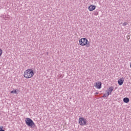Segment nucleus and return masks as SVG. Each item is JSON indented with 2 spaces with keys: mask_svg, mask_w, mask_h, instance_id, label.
Masks as SVG:
<instances>
[{
  "mask_svg": "<svg viewBox=\"0 0 131 131\" xmlns=\"http://www.w3.org/2000/svg\"><path fill=\"white\" fill-rule=\"evenodd\" d=\"M34 75V72L31 69H27L24 72V76L25 78H31Z\"/></svg>",
  "mask_w": 131,
  "mask_h": 131,
  "instance_id": "1",
  "label": "nucleus"
},
{
  "mask_svg": "<svg viewBox=\"0 0 131 131\" xmlns=\"http://www.w3.org/2000/svg\"><path fill=\"white\" fill-rule=\"evenodd\" d=\"M80 46H82V47L86 46V48H90V42L88 40V39L85 38H82L80 39L79 41Z\"/></svg>",
  "mask_w": 131,
  "mask_h": 131,
  "instance_id": "2",
  "label": "nucleus"
},
{
  "mask_svg": "<svg viewBox=\"0 0 131 131\" xmlns=\"http://www.w3.org/2000/svg\"><path fill=\"white\" fill-rule=\"evenodd\" d=\"M25 122L28 126H30L31 128L35 127V123H34V122L31 119L29 118H26Z\"/></svg>",
  "mask_w": 131,
  "mask_h": 131,
  "instance_id": "3",
  "label": "nucleus"
},
{
  "mask_svg": "<svg viewBox=\"0 0 131 131\" xmlns=\"http://www.w3.org/2000/svg\"><path fill=\"white\" fill-rule=\"evenodd\" d=\"M78 122L79 124H80L82 126H83L84 125H86L88 123V121L86 120V119L83 117H80L79 118Z\"/></svg>",
  "mask_w": 131,
  "mask_h": 131,
  "instance_id": "4",
  "label": "nucleus"
},
{
  "mask_svg": "<svg viewBox=\"0 0 131 131\" xmlns=\"http://www.w3.org/2000/svg\"><path fill=\"white\" fill-rule=\"evenodd\" d=\"M113 90H114V88L113 86H111L109 89L106 91V94L107 95H110L112 92H113Z\"/></svg>",
  "mask_w": 131,
  "mask_h": 131,
  "instance_id": "5",
  "label": "nucleus"
},
{
  "mask_svg": "<svg viewBox=\"0 0 131 131\" xmlns=\"http://www.w3.org/2000/svg\"><path fill=\"white\" fill-rule=\"evenodd\" d=\"M95 88L100 90L102 88V83L101 82H96V84L94 85Z\"/></svg>",
  "mask_w": 131,
  "mask_h": 131,
  "instance_id": "6",
  "label": "nucleus"
},
{
  "mask_svg": "<svg viewBox=\"0 0 131 131\" xmlns=\"http://www.w3.org/2000/svg\"><path fill=\"white\" fill-rule=\"evenodd\" d=\"M124 81V79H123V78H120L118 81V83L119 85H122V84H123Z\"/></svg>",
  "mask_w": 131,
  "mask_h": 131,
  "instance_id": "7",
  "label": "nucleus"
},
{
  "mask_svg": "<svg viewBox=\"0 0 131 131\" xmlns=\"http://www.w3.org/2000/svg\"><path fill=\"white\" fill-rule=\"evenodd\" d=\"M89 11H90V12H92V11H94V10L96 9V6L94 5H90L89 8H88Z\"/></svg>",
  "mask_w": 131,
  "mask_h": 131,
  "instance_id": "8",
  "label": "nucleus"
},
{
  "mask_svg": "<svg viewBox=\"0 0 131 131\" xmlns=\"http://www.w3.org/2000/svg\"><path fill=\"white\" fill-rule=\"evenodd\" d=\"M10 93L11 94H16V95H17L18 94L19 91L18 90V89H15L11 91Z\"/></svg>",
  "mask_w": 131,
  "mask_h": 131,
  "instance_id": "9",
  "label": "nucleus"
},
{
  "mask_svg": "<svg viewBox=\"0 0 131 131\" xmlns=\"http://www.w3.org/2000/svg\"><path fill=\"white\" fill-rule=\"evenodd\" d=\"M123 102L124 103H128L129 102V99H123Z\"/></svg>",
  "mask_w": 131,
  "mask_h": 131,
  "instance_id": "10",
  "label": "nucleus"
},
{
  "mask_svg": "<svg viewBox=\"0 0 131 131\" xmlns=\"http://www.w3.org/2000/svg\"><path fill=\"white\" fill-rule=\"evenodd\" d=\"M0 131H5V130H4V126H0Z\"/></svg>",
  "mask_w": 131,
  "mask_h": 131,
  "instance_id": "11",
  "label": "nucleus"
},
{
  "mask_svg": "<svg viewBox=\"0 0 131 131\" xmlns=\"http://www.w3.org/2000/svg\"><path fill=\"white\" fill-rule=\"evenodd\" d=\"M94 15H95V16H98V15H99V12H98V11H95V12H94Z\"/></svg>",
  "mask_w": 131,
  "mask_h": 131,
  "instance_id": "12",
  "label": "nucleus"
},
{
  "mask_svg": "<svg viewBox=\"0 0 131 131\" xmlns=\"http://www.w3.org/2000/svg\"><path fill=\"white\" fill-rule=\"evenodd\" d=\"M108 96H109V95H108V94H107V93H106L105 94H104L102 97H103V98H106V97H108Z\"/></svg>",
  "mask_w": 131,
  "mask_h": 131,
  "instance_id": "13",
  "label": "nucleus"
},
{
  "mask_svg": "<svg viewBox=\"0 0 131 131\" xmlns=\"http://www.w3.org/2000/svg\"><path fill=\"white\" fill-rule=\"evenodd\" d=\"M127 25V23L125 22L123 24V26H126Z\"/></svg>",
  "mask_w": 131,
  "mask_h": 131,
  "instance_id": "14",
  "label": "nucleus"
},
{
  "mask_svg": "<svg viewBox=\"0 0 131 131\" xmlns=\"http://www.w3.org/2000/svg\"><path fill=\"white\" fill-rule=\"evenodd\" d=\"M3 54V50L0 49V56H2V54Z\"/></svg>",
  "mask_w": 131,
  "mask_h": 131,
  "instance_id": "15",
  "label": "nucleus"
},
{
  "mask_svg": "<svg viewBox=\"0 0 131 131\" xmlns=\"http://www.w3.org/2000/svg\"><path fill=\"white\" fill-rule=\"evenodd\" d=\"M127 38L128 39H129V36H127Z\"/></svg>",
  "mask_w": 131,
  "mask_h": 131,
  "instance_id": "16",
  "label": "nucleus"
},
{
  "mask_svg": "<svg viewBox=\"0 0 131 131\" xmlns=\"http://www.w3.org/2000/svg\"><path fill=\"white\" fill-rule=\"evenodd\" d=\"M46 55H49V52H47Z\"/></svg>",
  "mask_w": 131,
  "mask_h": 131,
  "instance_id": "17",
  "label": "nucleus"
},
{
  "mask_svg": "<svg viewBox=\"0 0 131 131\" xmlns=\"http://www.w3.org/2000/svg\"><path fill=\"white\" fill-rule=\"evenodd\" d=\"M124 99H128V98H127V97H125V98H124Z\"/></svg>",
  "mask_w": 131,
  "mask_h": 131,
  "instance_id": "18",
  "label": "nucleus"
}]
</instances>
